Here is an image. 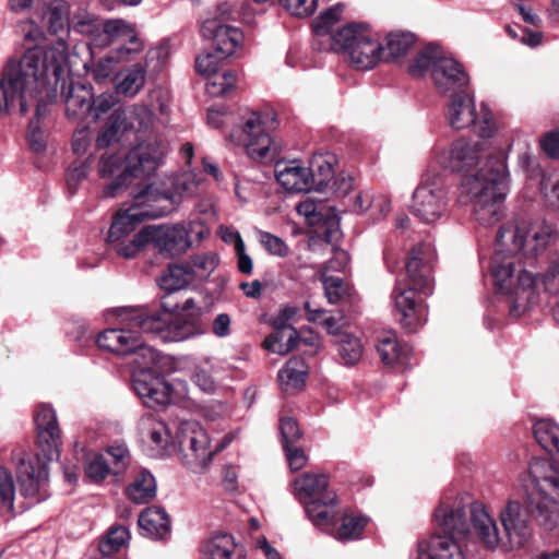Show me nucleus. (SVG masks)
<instances>
[{
  "instance_id": "obj_1",
  "label": "nucleus",
  "mask_w": 559,
  "mask_h": 559,
  "mask_svg": "<svg viewBox=\"0 0 559 559\" xmlns=\"http://www.w3.org/2000/svg\"><path fill=\"white\" fill-rule=\"evenodd\" d=\"M507 153L488 152L484 141L457 139L437 155L444 169L465 173L461 193L472 205L474 219L484 227H492L506 215V199L510 191V171Z\"/></svg>"
},
{
  "instance_id": "obj_2",
  "label": "nucleus",
  "mask_w": 559,
  "mask_h": 559,
  "mask_svg": "<svg viewBox=\"0 0 559 559\" xmlns=\"http://www.w3.org/2000/svg\"><path fill=\"white\" fill-rule=\"evenodd\" d=\"M556 234L546 221L514 219L502 225L496 237L497 251L491 275L512 318H520L535 301L537 278L522 264V255L534 258L544 252Z\"/></svg>"
},
{
  "instance_id": "obj_3",
  "label": "nucleus",
  "mask_w": 559,
  "mask_h": 559,
  "mask_svg": "<svg viewBox=\"0 0 559 559\" xmlns=\"http://www.w3.org/2000/svg\"><path fill=\"white\" fill-rule=\"evenodd\" d=\"M46 64L43 51L27 50L20 60H9L0 72V114L9 112L16 105L20 112L25 115L31 100L36 102V120L28 127L27 140L31 148L40 153L46 147L45 134L38 121L47 114L49 96L46 84Z\"/></svg>"
},
{
  "instance_id": "obj_4",
  "label": "nucleus",
  "mask_w": 559,
  "mask_h": 559,
  "mask_svg": "<svg viewBox=\"0 0 559 559\" xmlns=\"http://www.w3.org/2000/svg\"><path fill=\"white\" fill-rule=\"evenodd\" d=\"M34 418L40 453L20 459L16 477L21 496L31 503H38L49 496L48 464L59 456L61 431L56 412L48 404L38 405Z\"/></svg>"
},
{
  "instance_id": "obj_5",
  "label": "nucleus",
  "mask_w": 559,
  "mask_h": 559,
  "mask_svg": "<svg viewBox=\"0 0 559 559\" xmlns=\"http://www.w3.org/2000/svg\"><path fill=\"white\" fill-rule=\"evenodd\" d=\"M436 259V251L431 243L416 245L407 259L406 280L397 281L393 290V300L396 311L401 316L402 325L409 332L427 321V310L421 295H429L433 288L431 265Z\"/></svg>"
},
{
  "instance_id": "obj_6",
  "label": "nucleus",
  "mask_w": 559,
  "mask_h": 559,
  "mask_svg": "<svg viewBox=\"0 0 559 559\" xmlns=\"http://www.w3.org/2000/svg\"><path fill=\"white\" fill-rule=\"evenodd\" d=\"M166 147L158 141L142 142L127 154L105 153L98 163L100 178H116L103 191L104 197L114 198L131 179H150L162 163Z\"/></svg>"
},
{
  "instance_id": "obj_7",
  "label": "nucleus",
  "mask_w": 559,
  "mask_h": 559,
  "mask_svg": "<svg viewBox=\"0 0 559 559\" xmlns=\"http://www.w3.org/2000/svg\"><path fill=\"white\" fill-rule=\"evenodd\" d=\"M435 518L440 532L419 540L409 559H465L460 544L469 531L464 506L461 502L453 506L442 503Z\"/></svg>"
},
{
  "instance_id": "obj_8",
  "label": "nucleus",
  "mask_w": 559,
  "mask_h": 559,
  "mask_svg": "<svg viewBox=\"0 0 559 559\" xmlns=\"http://www.w3.org/2000/svg\"><path fill=\"white\" fill-rule=\"evenodd\" d=\"M295 498L304 506L307 518L319 530H331L340 515L337 496L329 488L324 474L304 473L292 481Z\"/></svg>"
},
{
  "instance_id": "obj_9",
  "label": "nucleus",
  "mask_w": 559,
  "mask_h": 559,
  "mask_svg": "<svg viewBox=\"0 0 559 559\" xmlns=\"http://www.w3.org/2000/svg\"><path fill=\"white\" fill-rule=\"evenodd\" d=\"M533 485L527 503L537 516V523L546 530L559 524V467L547 460H536L530 465Z\"/></svg>"
},
{
  "instance_id": "obj_10",
  "label": "nucleus",
  "mask_w": 559,
  "mask_h": 559,
  "mask_svg": "<svg viewBox=\"0 0 559 559\" xmlns=\"http://www.w3.org/2000/svg\"><path fill=\"white\" fill-rule=\"evenodd\" d=\"M427 71L431 72V78L436 88L440 94L454 95L469 84V76L460 62L451 57L442 55L437 45L429 44L421 49L408 67V72L413 76H421Z\"/></svg>"
},
{
  "instance_id": "obj_11",
  "label": "nucleus",
  "mask_w": 559,
  "mask_h": 559,
  "mask_svg": "<svg viewBox=\"0 0 559 559\" xmlns=\"http://www.w3.org/2000/svg\"><path fill=\"white\" fill-rule=\"evenodd\" d=\"M72 27L86 36L94 47L112 46L111 50L127 52H140L143 49L134 28L123 20H99L88 13L75 14Z\"/></svg>"
},
{
  "instance_id": "obj_12",
  "label": "nucleus",
  "mask_w": 559,
  "mask_h": 559,
  "mask_svg": "<svg viewBox=\"0 0 559 559\" xmlns=\"http://www.w3.org/2000/svg\"><path fill=\"white\" fill-rule=\"evenodd\" d=\"M331 48L344 51L359 70L374 68L384 56V47L366 23H350L331 36Z\"/></svg>"
},
{
  "instance_id": "obj_13",
  "label": "nucleus",
  "mask_w": 559,
  "mask_h": 559,
  "mask_svg": "<svg viewBox=\"0 0 559 559\" xmlns=\"http://www.w3.org/2000/svg\"><path fill=\"white\" fill-rule=\"evenodd\" d=\"M162 305L165 312L135 314L132 317L134 324L162 342H181L203 333V326L198 318L173 317L170 312L176 311L178 306H168L165 301Z\"/></svg>"
},
{
  "instance_id": "obj_14",
  "label": "nucleus",
  "mask_w": 559,
  "mask_h": 559,
  "mask_svg": "<svg viewBox=\"0 0 559 559\" xmlns=\"http://www.w3.org/2000/svg\"><path fill=\"white\" fill-rule=\"evenodd\" d=\"M229 140L257 162L273 159L280 153V144L265 131L264 116L257 111L249 112L241 124L233 128Z\"/></svg>"
},
{
  "instance_id": "obj_15",
  "label": "nucleus",
  "mask_w": 559,
  "mask_h": 559,
  "mask_svg": "<svg viewBox=\"0 0 559 559\" xmlns=\"http://www.w3.org/2000/svg\"><path fill=\"white\" fill-rule=\"evenodd\" d=\"M148 238L154 248L164 255L175 258L186 253L194 242H201L207 228L197 221L173 225L147 226Z\"/></svg>"
},
{
  "instance_id": "obj_16",
  "label": "nucleus",
  "mask_w": 559,
  "mask_h": 559,
  "mask_svg": "<svg viewBox=\"0 0 559 559\" xmlns=\"http://www.w3.org/2000/svg\"><path fill=\"white\" fill-rule=\"evenodd\" d=\"M412 213L425 224L441 219L449 209L448 191L440 174L427 170L413 193Z\"/></svg>"
},
{
  "instance_id": "obj_17",
  "label": "nucleus",
  "mask_w": 559,
  "mask_h": 559,
  "mask_svg": "<svg viewBox=\"0 0 559 559\" xmlns=\"http://www.w3.org/2000/svg\"><path fill=\"white\" fill-rule=\"evenodd\" d=\"M176 441L183 455L185 462L194 472L203 471L222 451L227 442L212 445L206 430L195 420L180 421L176 432Z\"/></svg>"
},
{
  "instance_id": "obj_18",
  "label": "nucleus",
  "mask_w": 559,
  "mask_h": 559,
  "mask_svg": "<svg viewBox=\"0 0 559 559\" xmlns=\"http://www.w3.org/2000/svg\"><path fill=\"white\" fill-rule=\"evenodd\" d=\"M530 516L537 522L536 514L531 510L527 498L525 506L518 500H508L499 512V520L503 527V550L512 551L524 547L533 534Z\"/></svg>"
},
{
  "instance_id": "obj_19",
  "label": "nucleus",
  "mask_w": 559,
  "mask_h": 559,
  "mask_svg": "<svg viewBox=\"0 0 559 559\" xmlns=\"http://www.w3.org/2000/svg\"><path fill=\"white\" fill-rule=\"evenodd\" d=\"M135 314L145 313L135 309H120L118 317L126 325L103 331L97 337L98 347L117 355H130L134 348L140 346L141 335L146 334L134 324L132 317Z\"/></svg>"
},
{
  "instance_id": "obj_20",
  "label": "nucleus",
  "mask_w": 559,
  "mask_h": 559,
  "mask_svg": "<svg viewBox=\"0 0 559 559\" xmlns=\"http://www.w3.org/2000/svg\"><path fill=\"white\" fill-rule=\"evenodd\" d=\"M171 198L166 181L154 180L133 194L130 206L135 210L133 215L145 219L160 218L173 212Z\"/></svg>"
},
{
  "instance_id": "obj_21",
  "label": "nucleus",
  "mask_w": 559,
  "mask_h": 559,
  "mask_svg": "<svg viewBox=\"0 0 559 559\" xmlns=\"http://www.w3.org/2000/svg\"><path fill=\"white\" fill-rule=\"evenodd\" d=\"M201 35L212 40L214 49L222 58L233 56L245 39L240 28L224 24L216 17H209L203 22Z\"/></svg>"
},
{
  "instance_id": "obj_22",
  "label": "nucleus",
  "mask_w": 559,
  "mask_h": 559,
  "mask_svg": "<svg viewBox=\"0 0 559 559\" xmlns=\"http://www.w3.org/2000/svg\"><path fill=\"white\" fill-rule=\"evenodd\" d=\"M132 385L148 407L166 405L170 401L171 386L155 371H133Z\"/></svg>"
},
{
  "instance_id": "obj_23",
  "label": "nucleus",
  "mask_w": 559,
  "mask_h": 559,
  "mask_svg": "<svg viewBox=\"0 0 559 559\" xmlns=\"http://www.w3.org/2000/svg\"><path fill=\"white\" fill-rule=\"evenodd\" d=\"M469 512L473 527L479 542L488 549L500 548L503 550V534L500 533L496 521L489 514L486 507L475 502L471 506Z\"/></svg>"
},
{
  "instance_id": "obj_24",
  "label": "nucleus",
  "mask_w": 559,
  "mask_h": 559,
  "mask_svg": "<svg viewBox=\"0 0 559 559\" xmlns=\"http://www.w3.org/2000/svg\"><path fill=\"white\" fill-rule=\"evenodd\" d=\"M311 174L298 160L277 162L275 177L278 183L288 192H309L311 190Z\"/></svg>"
},
{
  "instance_id": "obj_25",
  "label": "nucleus",
  "mask_w": 559,
  "mask_h": 559,
  "mask_svg": "<svg viewBox=\"0 0 559 559\" xmlns=\"http://www.w3.org/2000/svg\"><path fill=\"white\" fill-rule=\"evenodd\" d=\"M447 109V121L452 129L462 130L476 123V106L474 98L462 91L450 96Z\"/></svg>"
},
{
  "instance_id": "obj_26",
  "label": "nucleus",
  "mask_w": 559,
  "mask_h": 559,
  "mask_svg": "<svg viewBox=\"0 0 559 559\" xmlns=\"http://www.w3.org/2000/svg\"><path fill=\"white\" fill-rule=\"evenodd\" d=\"M38 14L45 21L50 34L60 38L69 34L70 5L66 0H44Z\"/></svg>"
},
{
  "instance_id": "obj_27",
  "label": "nucleus",
  "mask_w": 559,
  "mask_h": 559,
  "mask_svg": "<svg viewBox=\"0 0 559 559\" xmlns=\"http://www.w3.org/2000/svg\"><path fill=\"white\" fill-rule=\"evenodd\" d=\"M68 118L84 120L92 115V88L83 84H70L63 91Z\"/></svg>"
},
{
  "instance_id": "obj_28",
  "label": "nucleus",
  "mask_w": 559,
  "mask_h": 559,
  "mask_svg": "<svg viewBox=\"0 0 559 559\" xmlns=\"http://www.w3.org/2000/svg\"><path fill=\"white\" fill-rule=\"evenodd\" d=\"M139 526L144 536L163 539L170 532V519L165 509L150 507L141 512Z\"/></svg>"
},
{
  "instance_id": "obj_29",
  "label": "nucleus",
  "mask_w": 559,
  "mask_h": 559,
  "mask_svg": "<svg viewBox=\"0 0 559 559\" xmlns=\"http://www.w3.org/2000/svg\"><path fill=\"white\" fill-rule=\"evenodd\" d=\"M353 211L366 214L372 221H379L391 211V201L384 194H374L370 190H364L355 197Z\"/></svg>"
},
{
  "instance_id": "obj_30",
  "label": "nucleus",
  "mask_w": 559,
  "mask_h": 559,
  "mask_svg": "<svg viewBox=\"0 0 559 559\" xmlns=\"http://www.w3.org/2000/svg\"><path fill=\"white\" fill-rule=\"evenodd\" d=\"M336 159L331 153L314 154L309 163L308 171L311 174V190L323 192L334 178V164Z\"/></svg>"
},
{
  "instance_id": "obj_31",
  "label": "nucleus",
  "mask_w": 559,
  "mask_h": 559,
  "mask_svg": "<svg viewBox=\"0 0 559 559\" xmlns=\"http://www.w3.org/2000/svg\"><path fill=\"white\" fill-rule=\"evenodd\" d=\"M308 373L307 366L302 358L293 357L278 371V382L286 393H295L305 385Z\"/></svg>"
},
{
  "instance_id": "obj_32",
  "label": "nucleus",
  "mask_w": 559,
  "mask_h": 559,
  "mask_svg": "<svg viewBox=\"0 0 559 559\" xmlns=\"http://www.w3.org/2000/svg\"><path fill=\"white\" fill-rule=\"evenodd\" d=\"M146 81V68L140 63L121 71L115 79L116 92L126 97H134Z\"/></svg>"
},
{
  "instance_id": "obj_33",
  "label": "nucleus",
  "mask_w": 559,
  "mask_h": 559,
  "mask_svg": "<svg viewBox=\"0 0 559 559\" xmlns=\"http://www.w3.org/2000/svg\"><path fill=\"white\" fill-rule=\"evenodd\" d=\"M135 52L122 50H110L104 57L96 60L87 71L97 83H103L111 79L116 72L117 66L131 59Z\"/></svg>"
},
{
  "instance_id": "obj_34",
  "label": "nucleus",
  "mask_w": 559,
  "mask_h": 559,
  "mask_svg": "<svg viewBox=\"0 0 559 559\" xmlns=\"http://www.w3.org/2000/svg\"><path fill=\"white\" fill-rule=\"evenodd\" d=\"M140 430L158 450H167L173 438L167 425L154 415H145L140 420Z\"/></svg>"
},
{
  "instance_id": "obj_35",
  "label": "nucleus",
  "mask_w": 559,
  "mask_h": 559,
  "mask_svg": "<svg viewBox=\"0 0 559 559\" xmlns=\"http://www.w3.org/2000/svg\"><path fill=\"white\" fill-rule=\"evenodd\" d=\"M274 332L264 340V346L272 353L287 355L299 342L297 330L292 325H273Z\"/></svg>"
},
{
  "instance_id": "obj_36",
  "label": "nucleus",
  "mask_w": 559,
  "mask_h": 559,
  "mask_svg": "<svg viewBox=\"0 0 559 559\" xmlns=\"http://www.w3.org/2000/svg\"><path fill=\"white\" fill-rule=\"evenodd\" d=\"M191 274L187 263L169 266L158 280L159 287L170 294L197 285Z\"/></svg>"
},
{
  "instance_id": "obj_37",
  "label": "nucleus",
  "mask_w": 559,
  "mask_h": 559,
  "mask_svg": "<svg viewBox=\"0 0 559 559\" xmlns=\"http://www.w3.org/2000/svg\"><path fill=\"white\" fill-rule=\"evenodd\" d=\"M236 549L234 537L227 533H217L202 547V559H233Z\"/></svg>"
},
{
  "instance_id": "obj_38",
  "label": "nucleus",
  "mask_w": 559,
  "mask_h": 559,
  "mask_svg": "<svg viewBox=\"0 0 559 559\" xmlns=\"http://www.w3.org/2000/svg\"><path fill=\"white\" fill-rule=\"evenodd\" d=\"M128 497L138 504H143L156 496V481L148 471H141L127 488Z\"/></svg>"
},
{
  "instance_id": "obj_39",
  "label": "nucleus",
  "mask_w": 559,
  "mask_h": 559,
  "mask_svg": "<svg viewBox=\"0 0 559 559\" xmlns=\"http://www.w3.org/2000/svg\"><path fill=\"white\" fill-rule=\"evenodd\" d=\"M533 433L538 444L549 454L559 453V426L549 419L537 420Z\"/></svg>"
},
{
  "instance_id": "obj_40",
  "label": "nucleus",
  "mask_w": 559,
  "mask_h": 559,
  "mask_svg": "<svg viewBox=\"0 0 559 559\" xmlns=\"http://www.w3.org/2000/svg\"><path fill=\"white\" fill-rule=\"evenodd\" d=\"M382 361L386 365H406L409 360L411 348L399 344L395 335L383 337L377 346Z\"/></svg>"
},
{
  "instance_id": "obj_41",
  "label": "nucleus",
  "mask_w": 559,
  "mask_h": 559,
  "mask_svg": "<svg viewBox=\"0 0 559 559\" xmlns=\"http://www.w3.org/2000/svg\"><path fill=\"white\" fill-rule=\"evenodd\" d=\"M117 110L123 116V123L127 130L146 131L153 124L154 114L145 105H132Z\"/></svg>"
},
{
  "instance_id": "obj_42",
  "label": "nucleus",
  "mask_w": 559,
  "mask_h": 559,
  "mask_svg": "<svg viewBox=\"0 0 559 559\" xmlns=\"http://www.w3.org/2000/svg\"><path fill=\"white\" fill-rule=\"evenodd\" d=\"M134 212L135 210L129 206L122 213H118L115 216L108 234L109 242L119 241L131 234L139 223L145 221L142 216L133 215Z\"/></svg>"
},
{
  "instance_id": "obj_43",
  "label": "nucleus",
  "mask_w": 559,
  "mask_h": 559,
  "mask_svg": "<svg viewBox=\"0 0 559 559\" xmlns=\"http://www.w3.org/2000/svg\"><path fill=\"white\" fill-rule=\"evenodd\" d=\"M166 187L171 194L173 207L177 205L183 195H193L197 192L198 183L191 173H185L180 176H169L166 179Z\"/></svg>"
},
{
  "instance_id": "obj_44",
  "label": "nucleus",
  "mask_w": 559,
  "mask_h": 559,
  "mask_svg": "<svg viewBox=\"0 0 559 559\" xmlns=\"http://www.w3.org/2000/svg\"><path fill=\"white\" fill-rule=\"evenodd\" d=\"M415 44V35L409 32H394L386 36V45L383 58L395 61L405 56Z\"/></svg>"
},
{
  "instance_id": "obj_45",
  "label": "nucleus",
  "mask_w": 559,
  "mask_h": 559,
  "mask_svg": "<svg viewBox=\"0 0 559 559\" xmlns=\"http://www.w3.org/2000/svg\"><path fill=\"white\" fill-rule=\"evenodd\" d=\"M131 538L129 530L123 525H112L107 534L100 539L98 548L105 556L109 557L129 544Z\"/></svg>"
},
{
  "instance_id": "obj_46",
  "label": "nucleus",
  "mask_w": 559,
  "mask_h": 559,
  "mask_svg": "<svg viewBox=\"0 0 559 559\" xmlns=\"http://www.w3.org/2000/svg\"><path fill=\"white\" fill-rule=\"evenodd\" d=\"M128 131L123 123V116L118 112V110H114L107 119V122L99 131V134L96 139V146L98 148H106L112 145L116 141L119 140V136L122 132Z\"/></svg>"
},
{
  "instance_id": "obj_47",
  "label": "nucleus",
  "mask_w": 559,
  "mask_h": 559,
  "mask_svg": "<svg viewBox=\"0 0 559 559\" xmlns=\"http://www.w3.org/2000/svg\"><path fill=\"white\" fill-rule=\"evenodd\" d=\"M190 273L197 284L206 280L217 267L218 258L214 252L193 255L188 262Z\"/></svg>"
},
{
  "instance_id": "obj_48",
  "label": "nucleus",
  "mask_w": 559,
  "mask_h": 559,
  "mask_svg": "<svg viewBox=\"0 0 559 559\" xmlns=\"http://www.w3.org/2000/svg\"><path fill=\"white\" fill-rule=\"evenodd\" d=\"M337 352L343 362L348 366L357 364L362 356L360 340L349 333L342 332L336 341Z\"/></svg>"
},
{
  "instance_id": "obj_49",
  "label": "nucleus",
  "mask_w": 559,
  "mask_h": 559,
  "mask_svg": "<svg viewBox=\"0 0 559 559\" xmlns=\"http://www.w3.org/2000/svg\"><path fill=\"white\" fill-rule=\"evenodd\" d=\"M130 355H133V364L136 369L134 371H154V368L159 364L160 354L151 346H147L140 337V346L134 348Z\"/></svg>"
},
{
  "instance_id": "obj_50",
  "label": "nucleus",
  "mask_w": 559,
  "mask_h": 559,
  "mask_svg": "<svg viewBox=\"0 0 559 559\" xmlns=\"http://www.w3.org/2000/svg\"><path fill=\"white\" fill-rule=\"evenodd\" d=\"M15 483L12 473L0 466V509L7 510L11 514H15Z\"/></svg>"
},
{
  "instance_id": "obj_51",
  "label": "nucleus",
  "mask_w": 559,
  "mask_h": 559,
  "mask_svg": "<svg viewBox=\"0 0 559 559\" xmlns=\"http://www.w3.org/2000/svg\"><path fill=\"white\" fill-rule=\"evenodd\" d=\"M368 519L362 515L346 514L342 518V524L335 533V538L338 540H349L358 538Z\"/></svg>"
},
{
  "instance_id": "obj_52",
  "label": "nucleus",
  "mask_w": 559,
  "mask_h": 559,
  "mask_svg": "<svg viewBox=\"0 0 559 559\" xmlns=\"http://www.w3.org/2000/svg\"><path fill=\"white\" fill-rule=\"evenodd\" d=\"M151 240L148 238V229L147 226L142 228L138 234L134 235L133 239L129 242L124 240H119L116 242H111L114 246V250L126 259H131L136 255L139 251H141Z\"/></svg>"
},
{
  "instance_id": "obj_53",
  "label": "nucleus",
  "mask_w": 559,
  "mask_h": 559,
  "mask_svg": "<svg viewBox=\"0 0 559 559\" xmlns=\"http://www.w3.org/2000/svg\"><path fill=\"white\" fill-rule=\"evenodd\" d=\"M237 76L233 71L214 74L207 78L206 93L213 97L227 95L235 88Z\"/></svg>"
},
{
  "instance_id": "obj_54",
  "label": "nucleus",
  "mask_w": 559,
  "mask_h": 559,
  "mask_svg": "<svg viewBox=\"0 0 559 559\" xmlns=\"http://www.w3.org/2000/svg\"><path fill=\"white\" fill-rule=\"evenodd\" d=\"M213 371V360L207 357L202 364L194 367L191 380L203 392L213 393L216 390V381L212 376Z\"/></svg>"
},
{
  "instance_id": "obj_55",
  "label": "nucleus",
  "mask_w": 559,
  "mask_h": 559,
  "mask_svg": "<svg viewBox=\"0 0 559 559\" xmlns=\"http://www.w3.org/2000/svg\"><path fill=\"white\" fill-rule=\"evenodd\" d=\"M344 8V4L336 3L322 12L312 23L316 35H328L331 28L341 20Z\"/></svg>"
},
{
  "instance_id": "obj_56",
  "label": "nucleus",
  "mask_w": 559,
  "mask_h": 559,
  "mask_svg": "<svg viewBox=\"0 0 559 559\" xmlns=\"http://www.w3.org/2000/svg\"><path fill=\"white\" fill-rule=\"evenodd\" d=\"M323 288L328 301L332 305L344 301L349 297V287L337 276H323Z\"/></svg>"
},
{
  "instance_id": "obj_57",
  "label": "nucleus",
  "mask_w": 559,
  "mask_h": 559,
  "mask_svg": "<svg viewBox=\"0 0 559 559\" xmlns=\"http://www.w3.org/2000/svg\"><path fill=\"white\" fill-rule=\"evenodd\" d=\"M540 190L545 202L549 207L559 211V176L544 175L540 181Z\"/></svg>"
},
{
  "instance_id": "obj_58",
  "label": "nucleus",
  "mask_w": 559,
  "mask_h": 559,
  "mask_svg": "<svg viewBox=\"0 0 559 559\" xmlns=\"http://www.w3.org/2000/svg\"><path fill=\"white\" fill-rule=\"evenodd\" d=\"M222 55L215 52H204L198 56L195 60V69L203 76L217 74L222 60Z\"/></svg>"
},
{
  "instance_id": "obj_59",
  "label": "nucleus",
  "mask_w": 559,
  "mask_h": 559,
  "mask_svg": "<svg viewBox=\"0 0 559 559\" xmlns=\"http://www.w3.org/2000/svg\"><path fill=\"white\" fill-rule=\"evenodd\" d=\"M260 242L265 248V250L277 257H286L289 252L288 246L285 241L267 231H260Z\"/></svg>"
},
{
  "instance_id": "obj_60",
  "label": "nucleus",
  "mask_w": 559,
  "mask_h": 559,
  "mask_svg": "<svg viewBox=\"0 0 559 559\" xmlns=\"http://www.w3.org/2000/svg\"><path fill=\"white\" fill-rule=\"evenodd\" d=\"M85 473L94 481L105 479L109 473V466L103 455H94L88 460L85 466Z\"/></svg>"
},
{
  "instance_id": "obj_61",
  "label": "nucleus",
  "mask_w": 559,
  "mask_h": 559,
  "mask_svg": "<svg viewBox=\"0 0 559 559\" xmlns=\"http://www.w3.org/2000/svg\"><path fill=\"white\" fill-rule=\"evenodd\" d=\"M283 448L295 444L301 437L297 421L290 417L282 418L280 424Z\"/></svg>"
},
{
  "instance_id": "obj_62",
  "label": "nucleus",
  "mask_w": 559,
  "mask_h": 559,
  "mask_svg": "<svg viewBox=\"0 0 559 559\" xmlns=\"http://www.w3.org/2000/svg\"><path fill=\"white\" fill-rule=\"evenodd\" d=\"M282 5L296 16H308L316 10V0H281Z\"/></svg>"
},
{
  "instance_id": "obj_63",
  "label": "nucleus",
  "mask_w": 559,
  "mask_h": 559,
  "mask_svg": "<svg viewBox=\"0 0 559 559\" xmlns=\"http://www.w3.org/2000/svg\"><path fill=\"white\" fill-rule=\"evenodd\" d=\"M284 451L286 453V459L289 465V468L293 472L300 471L304 468L308 463V456L305 453V451L295 445V444H288L284 447Z\"/></svg>"
},
{
  "instance_id": "obj_64",
  "label": "nucleus",
  "mask_w": 559,
  "mask_h": 559,
  "mask_svg": "<svg viewBox=\"0 0 559 559\" xmlns=\"http://www.w3.org/2000/svg\"><path fill=\"white\" fill-rule=\"evenodd\" d=\"M542 282L548 293L554 295L559 294V257L551 261Z\"/></svg>"
}]
</instances>
